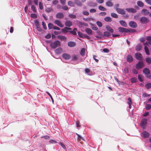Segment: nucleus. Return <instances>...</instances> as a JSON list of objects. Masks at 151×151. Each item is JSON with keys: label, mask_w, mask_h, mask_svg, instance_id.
I'll return each mask as SVG.
<instances>
[{"label": "nucleus", "mask_w": 151, "mask_h": 151, "mask_svg": "<svg viewBox=\"0 0 151 151\" xmlns=\"http://www.w3.org/2000/svg\"><path fill=\"white\" fill-rule=\"evenodd\" d=\"M60 42L58 40H57L55 42L51 43L50 44V46L53 49H55L58 46H60Z\"/></svg>", "instance_id": "f257e3e1"}, {"label": "nucleus", "mask_w": 151, "mask_h": 151, "mask_svg": "<svg viewBox=\"0 0 151 151\" xmlns=\"http://www.w3.org/2000/svg\"><path fill=\"white\" fill-rule=\"evenodd\" d=\"M140 22L142 24H145L147 23L149 21V19L145 17H141L140 19Z\"/></svg>", "instance_id": "f03ea898"}, {"label": "nucleus", "mask_w": 151, "mask_h": 151, "mask_svg": "<svg viewBox=\"0 0 151 151\" xmlns=\"http://www.w3.org/2000/svg\"><path fill=\"white\" fill-rule=\"evenodd\" d=\"M147 119L146 118L143 119L141 122V126L143 129H145V127L147 123Z\"/></svg>", "instance_id": "7ed1b4c3"}, {"label": "nucleus", "mask_w": 151, "mask_h": 151, "mask_svg": "<svg viewBox=\"0 0 151 151\" xmlns=\"http://www.w3.org/2000/svg\"><path fill=\"white\" fill-rule=\"evenodd\" d=\"M134 56L135 58L138 60H141L143 58L142 55L139 52L136 53L134 55Z\"/></svg>", "instance_id": "20e7f679"}, {"label": "nucleus", "mask_w": 151, "mask_h": 151, "mask_svg": "<svg viewBox=\"0 0 151 151\" xmlns=\"http://www.w3.org/2000/svg\"><path fill=\"white\" fill-rule=\"evenodd\" d=\"M35 24L36 26V29L39 31L40 32L42 31V29L40 27L39 23L38 21L36 20L35 22Z\"/></svg>", "instance_id": "39448f33"}, {"label": "nucleus", "mask_w": 151, "mask_h": 151, "mask_svg": "<svg viewBox=\"0 0 151 151\" xmlns=\"http://www.w3.org/2000/svg\"><path fill=\"white\" fill-rule=\"evenodd\" d=\"M118 29L121 32H130L129 29L123 27H119L118 28Z\"/></svg>", "instance_id": "423d86ee"}, {"label": "nucleus", "mask_w": 151, "mask_h": 151, "mask_svg": "<svg viewBox=\"0 0 151 151\" xmlns=\"http://www.w3.org/2000/svg\"><path fill=\"white\" fill-rule=\"evenodd\" d=\"M144 66V64L142 62H139L136 65V68L137 69H140L143 68Z\"/></svg>", "instance_id": "0eeeda50"}, {"label": "nucleus", "mask_w": 151, "mask_h": 151, "mask_svg": "<svg viewBox=\"0 0 151 151\" xmlns=\"http://www.w3.org/2000/svg\"><path fill=\"white\" fill-rule=\"evenodd\" d=\"M129 25L131 27L135 28L137 27L136 23L134 21H130L129 23Z\"/></svg>", "instance_id": "6e6552de"}, {"label": "nucleus", "mask_w": 151, "mask_h": 151, "mask_svg": "<svg viewBox=\"0 0 151 151\" xmlns=\"http://www.w3.org/2000/svg\"><path fill=\"white\" fill-rule=\"evenodd\" d=\"M116 11L117 12L121 14H124L126 13L125 11L123 9L120 8H117Z\"/></svg>", "instance_id": "1a4fd4ad"}, {"label": "nucleus", "mask_w": 151, "mask_h": 151, "mask_svg": "<svg viewBox=\"0 0 151 151\" xmlns=\"http://www.w3.org/2000/svg\"><path fill=\"white\" fill-rule=\"evenodd\" d=\"M64 17L63 14L62 12H58L56 15V17L57 18H63Z\"/></svg>", "instance_id": "9d476101"}, {"label": "nucleus", "mask_w": 151, "mask_h": 151, "mask_svg": "<svg viewBox=\"0 0 151 151\" xmlns=\"http://www.w3.org/2000/svg\"><path fill=\"white\" fill-rule=\"evenodd\" d=\"M127 61L129 63H131L133 61V58L132 55H128L127 57Z\"/></svg>", "instance_id": "9b49d317"}, {"label": "nucleus", "mask_w": 151, "mask_h": 151, "mask_svg": "<svg viewBox=\"0 0 151 151\" xmlns=\"http://www.w3.org/2000/svg\"><path fill=\"white\" fill-rule=\"evenodd\" d=\"M55 24L60 27H63V25L61 23V22L58 20H56L54 21Z\"/></svg>", "instance_id": "f8f14e48"}, {"label": "nucleus", "mask_w": 151, "mask_h": 151, "mask_svg": "<svg viewBox=\"0 0 151 151\" xmlns=\"http://www.w3.org/2000/svg\"><path fill=\"white\" fill-rule=\"evenodd\" d=\"M65 25L67 27H70L73 25L72 22L70 21L67 20L65 23Z\"/></svg>", "instance_id": "ddd939ff"}, {"label": "nucleus", "mask_w": 151, "mask_h": 151, "mask_svg": "<svg viewBox=\"0 0 151 151\" xmlns=\"http://www.w3.org/2000/svg\"><path fill=\"white\" fill-rule=\"evenodd\" d=\"M63 57L66 60H68L70 58V55L67 53H64L62 55Z\"/></svg>", "instance_id": "4468645a"}, {"label": "nucleus", "mask_w": 151, "mask_h": 151, "mask_svg": "<svg viewBox=\"0 0 151 151\" xmlns=\"http://www.w3.org/2000/svg\"><path fill=\"white\" fill-rule=\"evenodd\" d=\"M68 46L70 47H75L76 45V43L75 42L72 41H69L68 43Z\"/></svg>", "instance_id": "2eb2a0df"}, {"label": "nucleus", "mask_w": 151, "mask_h": 151, "mask_svg": "<svg viewBox=\"0 0 151 151\" xmlns=\"http://www.w3.org/2000/svg\"><path fill=\"white\" fill-rule=\"evenodd\" d=\"M143 137L145 138H148L150 136V134L149 132L147 131H145L142 133Z\"/></svg>", "instance_id": "dca6fc26"}, {"label": "nucleus", "mask_w": 151, "mask_h": 151, "mask_svg": "<svg viewBox=\"0 0 151 151\" xmlns=\"http://www.w3.org/2000/svg\"><path fill=\"white\" fill-rule=\"evenodd\" d=\"M55 52L56 54H61L62 51L63 50L61 48H59L55 50Z\"/></svg>", "instance_id": "f3484780"}, {"label": "nucleus", "mask_w": 151, "mask_h": 151, "mask_svg": "<svg viewBox=\"0 0 151 151\" xmlns=\"http://www.w3.org/2000/svg\"><path fill=\"white\" fill-rule=\"evenodd\" d=\"M143 72L146 75H148L150 73V70L147 68H145L143 70Z\"/></svg>", "instance_id": "a211bd4d"}, {"label": "nucleus", "mask_w": 151, "mask_h": 151, "mask_svg": "<svg viewBox=\"0 0 151 151\" xmlns=\"http://www.w3.org/2000/svg\"><path fill=\"white\" fill-rule=\"evenodd\" d=\"M85 31L89 35H92L93 34L92 30L89 28H86Z\"/></svg>", "instance_id": "6ab92c4d"}, {"label": "nucleus", "mask_w": 151, "mask_h": 151, "mask_svg": "<svg viewBox=\"0 0 151 151\" xmlns=\"http://www.w3.org/2000/svg\"><path fill=\"white\" fill-rule=\"evenodd\" d=\"M126 10L128 12L132 13H135L137 11L136 9L132 8H127Z\"/></svg>", "instance_id": "aec40b11"}, {"label": "nucleus", "mask_w": 151, "mask_h": 151, "mask_svg": "<svg viewBox=\"0 0 151 151\" xmlns=\"http://www.w3.org/2000/svg\"><path fill=\"white\" fill-rule=\"evenodd\" d=\"M141 13L142 14L146 15L149 13V12L147 9H144L142 10Z\"/></svg>", "instance_id": "412c9836"}, {"label": "nucleus", "mask_w": 151, "mask_h": 151, "mask_svg": "<svg viewBox=\"0 0 151 151\" xmlns=\"http://www.w3.org/2000/svg\"><path fill=\"white\" fill-rule=\"evenodd\" d=\"M119 23L122 25L123 27H127V24L124 21L120 20L119 21Z\"/></svg>", "instance_id": "4be33fe9"}, {"label": "nucleus", "mask_w": 151, "mask_h": 151, "mask_svg": "<svg viewBox=\"0 0 151 151\" xmlns=\"http://www.w3.org/2000/svg\"><path fill=\"white\" fill-rule=\"evenodd\" d=\"M72 29L68 27H65L64 28L62 29V31L65 33L68 32V30H70Z\"/></svg>", "instance_id": "5701e85b"}, {"label": "nucleus", "mask_w": 151, "mask_h": 151, "mask_svg": "<svg viewBox=\"0 0 151 151\" xmlns=\"http://www.w3.org/2000/svg\"><path fill=\"white\" fill-rule=\"evenodd\" d=\"M137 5L140 7H143L144 6V4L141 1H138L137 2Z\"/></svg>", "instance_id": "b1692460"}, {"label": "nucleus", "mask_w": 151, "mask_h": 151, "mask_svg": "<svg viewBox=\"0 0 151 151\" xmlns=\"http://www.w3.org/2000/svg\"><path fill=\"white\" fill-rule=\"evenodd\" d=\"M78 58V55H74L72 56V60L73 61L77 60Z\"/></svg>", "instance_id": "393cba45"}, {"label": "nucleus", "mask_w": 151, "mask_h": 151, "mask_svg": "<svg viewBox=\"0 0 151 151\" xmlns=\"http://www.w3.org/2000/svg\"><path fill=\"white\" fill-rule=\"evenodd\" d=\"M142 48V46L140 44H138L136 47V50L137 51H140Z\"/></svg>", "instance_id": "a878e982"}, {"label": "nucleus", "mask_w": 151, "mask_h": 151, "mask_svg": "<svg viewBox=\"0 0 151 151\" xmlns=\"http://www.w3.org/2000/svg\"><path fill=\"white\" fill-rule=\"evenodd\" d=\"M106 28L108 31L110 32L111 33H113L114 32L113 29L110 26H106Z\"/></svg>", "instance_id": "bb28decb"}, {"label": "nucleus", "mask_w": 151, "mask_h": 151, "mask_svg": "<svg viewBox=\"0 0 151 151\" xmlns=\"http://www.w3.org/2000/svg\"><path fill=\"white\" fill-rule=\"evenodd\" d=\"M77 31V29L76 28H74L73 29V30L70 31V32L72 34L76 35H77V33H76Z\"/></svg>", "instance_id": "cd10ccee"}, {"label": "nucleus", "mask_w": 151, "mask_h": 151, "mask_svg": "<svg viewBox=\"0 0 151 151\" xmlns=\"http://www.w3.org/2000/svg\"><path fill=\"white\" fill-rule=\"evenodd\" d=\"M106 4L108 6L111 7L113 6V4L110 1H107L106 3Z\"/></svg>", "instance_id": "c85d7f7f"}, {"label": "nucleus", "mask_w": 151, "mask_h": 151, "mask_svg": "<svg viewBox=\"0 0 151 151\" xmlns=\"http://www.w3.org/2000/svg\"><path fill=\"white\" fill-rule=\"evenodd\" d=\"M75 2L77 5L80 6H81L82 5L81 2L79 0H75Z\"/></svg>", "instance_id": "c756f323"}, {"label": "nucleus", "mask_w": 151, "mask_h": 151, "mask_svg": "<svg viewBox=\"0 0 151 151\" xmlns=\"http://www.w3.org/2000/svg\"><path fill=\"white\" fill-rule=\"evenodd\" d=\"M68 5L71 6L73 7L75 6V4L72 1H69L68 3Z\"/></svg>", "instance_id": "7c9ffc66"}, {"label": "nucleus", "mask_w": 151, "mask_h": 151, "mask_svg": "<svg viewBox=\"0 0 151 151\" xmlns=\"http://www.w3.org/2000/svg\"><path fill=\"white\" fill-rule=\"evenodd\" d=\"M58 38L62 40H65L67 39V38L64 36L60 35L58 36Z\"/></svg>", "instance_id": "2f4dec72"}, {"label": "nucleus", "mask_w": 151, "mask_h": 151, "mask_svg": "<svg viewBox=\"0 0 151 151\" xmlns=\"http://www.w3.org/2000/svg\"><path fill=\"white\" fill-rule=\"evenodd\" d=\"M76 134L78 136V137L77 138V141L78 142H80L81 139H82L83 140L85 141L83 138H82L80 135L78 134H77V133H76Z\"/></svg>", "instance_id": "473e14b6"}, {"label": "nucleus", "mask_w": 151, "mask_h": 151, "mask_svg": "<svg viewBox=\"0 0 151 151\" xmlns=\"http://www.w3.org/2000/svg\"><path fill=\"white\" fill-rule=\"evenodd\" d=\"M145 50L146 54L147 55H149V50L148 48L146 46H145Z\"/></svg>", "instance_id": "72a5a7b5"}, {"label": "nucleus", "mask_w": 151, "mask_h": 151, "mask_svg": "<svg viewBox=\"0 0 151 151\" xmlns=\"http://www.w3.org/2000/svg\"><path fill=\"white\" fill-rule=\"evenodd\" d=\"M104 35L106 37H108L111 35V34L109 32L106 31L104 32Z\"/></svg>", "instance_id": "f704fd0d"}, {"label": "nucleus", "mask_w": 151, "mask_h": 151, "mask_svg": "<svg viewBox=\"0 0 151 151\" xmlns=\"http://www.w3.org/2000/svg\"><path fill=\"white\" fill-rule=\"evenodd\" d=\"M99 9L101 10L102 11H105L106 10V9L105 8H104V7L102 6H99Z\"/></svg>", "instance_id": "c9c22d12"}, {"label": "nucleus", "mask_w": 151, "mask_h": 151, "mask_svg": "<svg viewBox=\"0 0 151 151\" xmlns=\"http://www.w3.org/2000/svg\"><path fill=\"white\" fill-rule=\"evenodd\" d=\"M146 62L148 64L151 63V58H146L145 59Z\"/></svg>", "instance_id": "e433bc0d"}, {"label": "nucleus", "mask_w": 151, "mask_h": 151, "mask_svg": "<svg viewBox=\"0 0 151 151\" xmlns=\"http://www.w3.org/2000/svg\"><path fill=\"white\" fill-rule=\"evenodd\" d=\"M138 79L140 81H143V76L141 75H139L138 76Z\"/></svg>", "instance_id": "4c0bfd02"}, {"label": "nucleus", "mask_w": 151, "mask_h": 151, "mask_svg": "<svg viewBox=\"0 0 151 151\" xmlns=\"http://www.w3.org/2000/svg\"><path fill=\"white\" fill-rule=\"evenodd\" d=\"M85 49H84V48H82V49H81V52H80L81 55L82 56L84 55H85Z\"/></svg>", "instance_id": "58836bf2"}, {"label": "nucleus", "mask_w": 151, "mask_h": 151, "mask_svg": "<svg viewBox=\"0 0 151 151\" xmlns=\"http://www.w3.org/2000/svg\"><path fill=\"white\" fill-rule=\"evenodd\" d=\"M131 81L132 83L137 82V80L136 78H132L131 79Z\"/></svg>", "instance_id": "ea45409f"}, {"label": "nucleus", "mask_w": 151, "mask_h": 151, "mask_svg": "<svg viewBox=\"0 0 151 151\" xmlns=\"http://www.w3.org/2000/svg\"><path fill=\"white\" fill-rule=\"evenodd\" d=\"M68 16L70 18L73 19H75L76 17V16L75 15L73 14L70 13L69 14Z\"/></svg>", "instance_id": "a19ab883"}, {"label": "nucleus", "mask_w": 151, "mask_h": 151, "mask_svg": "<svg viewBox=\"0 0 151 151\" xmlns=\"http://www.w3.org/2000/svg\"><path fill=\"white\" fill-rule=\"evenodd\" d=\"M104 20L107 22H111L112 20L111 18L109 17H107L104 18Z\"/></svg>", "instance_id": "79ce46f5"}, {"label": "nucleus", "mask_w": 151, "mask_h": 151, "mask_svg": "<svg viewBox=\"0 0 151 151\" xmlns=\"http://www.w3.org/2000/svg\"><path fill=\"white\" fill-rule=\"evenodd\" d=\"M111 16L113 17L114 18H118V16L116 13H112L111 14Z\"/></svg>", "instance_id": "37998d69"}, {"label": "nucleus", "mask_w": 151, "mask_h": 151, "mask_svg": "<svg viewBox=\"0 0 151 151\" xmlns=\"http://www.w3.org/2000/svg\"><path fill=\"white\" fill-rule=\"evenodd\" d=\"M146 109L147 110H149L151 109V105L150 104H147L145 105Z\"/></svg>", "instance_id": "c03bdc74"}, {"label": "nucleus", "mask_w": 151, "mask_h": 151, "mask_svg": "<svg viewBox=\"0 0 151 151\" xmlns=\"http://www.w3.org/2000/svg\"><path fill=\"white\" fill-rule=\"evenodd\" d=\"M145 87L149 89L151 87V83H147L145 85Z\"/></svg>", "instance_id": "a18cd8bd"}, {"label": "nucleus", "mask_w": 151, "mask_h": 151, "mask_svg": "<svg viewBox=\"0 0 151 151\" xmlns=\"http://www.w3.org/2000/svg\"><path fill=\"white\" fill-rule=\"evenodd\" d=\"M146 39L149 42V44H151V36L147 37Z\"/></svg>", "instance_id": "49530a36"}, {"label": "nucleus", "mask_w": 151, "mask_h": 151, "mask_svg": "<svg viewBox=\"0 0 151 151\" xmlns=\"http://www.w3.org/2000/svg\"><path fill=\"white\" fill-rule=\"evenodd\" d=\"M88 5L91 6H96L97 5V4L95 3H89Z\"/></svg>", "instance_id": "de8ad7c7"}, {"label": "nucleus", "mask_w": 151, "mask_h": 151, "mask_svg": "<svg viewBox=\"0 0 151 151\" xmlns=\"http://www.w3.org/2000/svg\"><path fill=\"white\" fill-rule=\"evenodd\" d=\"M31 9L34 12H37V10L36 9V7L34 5H32L31 6Z\"/></svg>", "instance_id": "09e8293b"}, {"label": "nucleus", "mask_w": 151, "mask_h": 151, "mask_svg": "<svg viewBox=\"0 0 151 151\" xmlns=\"http://www.w3.org/2000/svg\"><path fill=\"white\" fill-rule=\"evenodd\" d=\"M48 26L49 29H51L53 27V24L51 23H49L48 24Z\"/></svg>", "instance_id": "8fccbe9b"}, {"label": "nucleus", "mask_w": 151, "mask_h": 151, "mask_svg": "<svg viewBox=\"0 0 151 151\" xmlns=\"http://www.w3.org/2000/svg\"><path fill=\"white\" fill-rule=\"evenodd\" d=\"M82 37L86 38L88 40H89L90 38V37L89 36L87 35L86 34H83Z\"/></svg>", "instance_id": "3c124183"}, {"label": "nucleus", "mask_w": 151, "mask_h": 151, "mask_svg": "<svg viewBox=\"0 0 151 151\" xmlns=\"http://www.w3.org/2000/svg\"><path fill=\"white\" fill-rule=\"evenodd\" d=\"M39 8L40 9H42L43 8V4L40 2L39 3Z\"/></svg>", "instance_id": "603ef678"}, {"label": "nucleus", "mask_w": 151, "mask_h": 151, "mask_svg": "<svg viewBox=\"0 0 151 151\" xmlns=\"http://www.w3.org/2000/svg\"><path fill=\"white\" fill-rule=\"evenodd\" d=\"M97 25L100 27H101L102 26V24L101 22L100 21H98L96 22Z\"/></svg>", "instance_id": "864d4df0"}, {"label": "nucleus", "mask_w": 151, "mask_h": 151, "mask_svg": "<svg viewBox=\"0 0 151 151\" xmlns=\"http://www.w3.org/2000/svg\"><path fill=\"white\" fill-rule=\"evenodd\" d=\"M31 16L32 17L35 19L37 18V15L35 14H31Z\"/></svg>", "instance_id": "5fc2aeb1"}, {"label": "nucleus", "mask_w": 151, "mask_h": 151, "mask_svg": "<svg viewBox=\"0 0 151 151\" xmlns=\"http://www.w3.org/2000/svg\"><path fill=\"white\" fill-rule=\"evenodd\" d=\"M42 25L43 26V28L45 29H46L47 28L45 23L43 22H42Z\"/></svg>", "instance_id": "6e6d98bb"}, {"label": "nucleus", "mask_w": 151, "mask_h": 151, "mask_svg": "<svg viewBox=\"0 0 151 151\" xmlns=\"http://www.w3.org/2000/svg\"><path fill=\"white\" fill-rule=\"evenodd\" d=\"M91 28L93 30H97L98 29V28L95 25H93Z\"/></svg>", "instance_id": "4d7b16f0"}, {"label": "nucleus", "mask_w": 151, "mask_h": 151, "mask_svg": "<svg viewBox=\"0 0 151 151\" xmlns=\"http://www.w3.org/2000/svg\"><path fill=\"white\" fill-rule=\"evenodd\" d=\"M52 10V9L50 8H47L46 9L45 11L46 12H49Z\"/></svg>", "instance_id": "13d9d810"}, {"label": "nucleus", "mask_w": 151, "mask_h": 151, "mask_svg": "<svg viewBox=\"0 0 151 151\" xmlns=\"http://www.w3.org/2000/svg\"><path fill=\"white\" fill-rule=\"evenodd\" d=\"M59 144L63 149H66V147L65 145L63 144L62 142H60L59 143Z\"/></svg>", "instance_id": "bf43d9fd"}, {"label": "nucleus", "mask_w": 151, "mask_h": 151, "mask_svg": "<svg viewBox=\"0 0 151 151\" xmlns=\"http://www.w3.org/2000/svg\"><path fill=\"white\" fill-rule=\"evenodd\" d=\"M47 93L48 94V95L50 97V98H51V99L52 101V103H53L54 102V100L53 99V98L52 97V96L48 92H47Z\"/></svg>", "instance_id": "052dcab7"}, {"label": "nucleus", "mask_w": 151, "mask_h": 151, "mask_svg": "<svg viewBox=\"0 0 151 151\" xmlns=\"http://www.w3.org/2000/svg\"><path fill=\"white\" fill-rule=\"evenodd\" d=\"M58 3V0H54L52 1V4L53 5H56Z\"/></svg>", "instance_id": "680f3d73"}, {"label": "nucleus", "mask_w": 151, "mask_h": 151, "mask_svg": "<svg viewBox=\"0 0 151 151\" xmlns=\"http://www.w3.org/2000/svg\"><path fill=\"white\" fill-rule=\"evenodd\" d=\"M51 37V35L50 34H48L45 36V38L46 39H49Z\"/></svg>", "instance_id": "e2e57ef3"}, {"label": "nucleus", "mask_w": 151, "mask_h": 151, "mask_svg": "<svg viewBox=\"0 0 151 151\" xmlns=\"http://www.w3.org/2000/svg\"><path fill=\"white\" fill-rule=\"evenodd\" d=\"M97 57V56H96V55H94L93 56V59L95 60V61L96 62H98L99 61V60L96 58Z\"/></svg>", "instance_id": "0e129e2a"}, {"label": "nucleus", "mask_w": 151, "mask_h": 151, "mask_svg": "<svg viewBox=\"0 0 151 151\" xmlns=\"http://www.w3.org/2000/svg\"><path fill=\"white\" fill-rule=\"evenodd\" d=\"M83 14L85 15L88 16L89 15V13L87 11H85L83 12Z\"/></svg>", "instance_id": "69168bd1"}, {"label": "nucleus", "mask_w": 151, "mask_h": 151, "mask_svg": "<svg viewBox=\"0 0 151 151\" xmlns=\"http://www.w3.org/2000/svg\"><path fill=\"white\" fill-rule=\"evenodd\" d=\"M132 72L133 73L137 74L138 73V71L135 69H133L132 70Z\"/></svg>", "instance_id": "338daca9"}, {"label": "nucleus", "mask_w": 151, "mask_h": 151, "mask_svg": "<svg viewBox=\"0 0 151 151\" xmlns=\"http://www.w3.org/2000/svg\"><path fill=\"white\" fill-rule=\"evenodd\" d=\"M106 14L105 12H101L99 13V15L102 16H105Z\"/></svg>", "instance_id": "774afa93"}]
</instances>
